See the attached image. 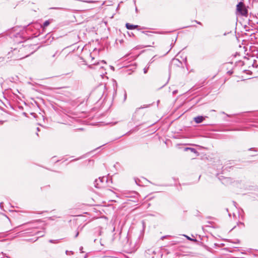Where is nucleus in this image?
<instances>
[{"label": "nucleus", "mask_w": 258, "mask_h": 258, "mask_svg": "<svg viewBox=\"0 0 258 258\" xmlns=\"http://www.w3.org/2000/svg\"><path fill=\"white\" fill-rule=\"evenodd\" d=\"M60 54V52H59L58 51H56L54 54L48 57V60L52 62H54Z\"/></svg>", "instance_id": "nucleus-6"}, {"label": "nucleus", "mask_w": 258, "mask_h": 258, "mask_svg": "<svg viewBox=\"0 0 258 258\" xmlns=\"http://www.w3.org/2000/svg\"><path fill=\"white\" fill-rule=\"evenodd\" d=\"M131 132H132V131H130V132H128V133H126V134H125V135H128V134H130V133H131ZM124 135H125V134H124ZM123 136H124V135H123ZM122 136H123V135H122Z\"/></svg>", "instance_id": "nucleus-36"}, {"label": "nucleus", "mask_w": 258, "mask_h": 258, "mask_svg": "<svg viewBox=\"0 0 258 258\" xmlns=\"http://www.w3.org/2000/svg\"><path fill=\"white\" fill-rule=\"evenodd\" d=\"M246 71L250 72L249 71H248V70H244V72H246Z\"/></svg>", "instance_id": "nucleus-49"}, {"label": "nucleus", "mask_w": 258, "mask_h": 258, "mask_svg": "<svg viewBox=\"0 0 258 258\" xmlns=\"http://www.w3.org/2000/svg\"><path fill=\"white\" fill-rule=\"evenodd\" d=\"M83 246H81V247H80V252H81V253H83V252H84L83 251Z\"/></svg>", "instance_id": "nucleus-29"}, {"label": "nucleus", "mask_w": 258, "mask_h": 258, "mask_svg": "<svg viewBox=\"0 0 258 258\" xmlns=\"http://www.w3.org/2000/svg\"><path fill=\"white\" fill-rule=\"evenodd\" d=\"M232 71H228V73H229V74H232Z\"/></svg>", "instance_id": "nucleus-37"}, {"label": "nucleus", "mask_w": 258, "mask_h": 258, "mask_svg": "<svg viewBox=\"0 0 258 258\" xmlns=\"http://www.w3.org/2000/svg\"><path fill=\"white\" fill-rule=\"evenodd\" d=\"M184 150L185 151H187L188 150H190V152H191L195 154H198V152L197 151V150L195 149V148H190V147H185L184 148Z\"/></svg>", "instance_id": "nucleus-11"}, {"label": "nucleus", "mask_w": 258, "mask_h": 258, "mask_svg": "<svg viewBox=\"0 0 258 258\" xmlns=\"http://www.w3.org/2000/svg\"><path fill=\"white\" fill-rule=\"evenodd\" d=\"M166 237V236H162V237H161V239H164Z\"/></svg>", "instance_id": "nucleus-38"}, {"label": "nucleus", "mask_w": 258, "mask_h": 258, "mask_svg": "<svg viewBox=\"0 0 258 258\" xmlns=\"http://www.w3.org/2000/svg\"><path fill=\"white\" fill-rule=\"evenodd\" d=\"M234 243H239L240 240L239 239L235 240V241L233 242Z\"/></svg>", "instance_id": "nucleus-26"}, {"label": "nucleus", "mask_w": 258, "mask_h": 258, "mask_svg": "<svg viewBox=\"0 0 258 258\" xmlns=\"http://www.w3.org/2000/svg\"><path fill=\"white\" fill-rule=\"evenodd\" d=\"M248 150L249 151H256V150H255V149L254 148H250L249 149H248Z\"/></svg>", "instance_id": "nucleus-28"}, {"label": "nucleus", "mask_w": 258, "mask_h": 258, "mask_svg": "<svg viewBox=\"0 0 258 258\" xmlns=\"http://www.w3.org/2000/svg\"><path fill=\"white\" fill-rule=\"evenodd\" d=\"M233 204L235 206V205L236 204V203L235 202H233Z\"/></svg>", "instance_id": "nucleus-40"}, {"label": "nucleus", "mask_w": 258, "mask_h": 258, "mask_svg": "<svg viewBox=\"0 0 258 258\" xmlns=\"http://www.w3.org/2000/svg\"><path fill=\"white\" fill-rule=\"evenodd\" d=\"M102 62L103 63H106V62H105V60H102Z\"/></svg>", "instance_id": "nucleus-43"}, {"label": "nucleus", "mask_w": 258, "mask_h": 258, "mask_svg": "<svg viewBox=\"0 0 258 258\" xmlns=\"http://www.w3.org/2000/svg\"><path fill=\"white\" fill-rule=\"evenodd\" d=\"M78 235H79V232H77L75 237L76 238L77 237H78Z\"/></svg>", "instance_id": "nucleus-33"}, {"label": "nucleus", "mask_w": 258, "mask_h": 258, "mask_svg": "<svg viewBox=\"0 0 258 258\" xmlns=\"http://www.w3.org/2000/svg\"><path fill=\"white\" fill-rule=\"evenodd\" d=\"M59 241V240H53V239H50L49 240V242L50 243H58Z\"/></svg>", "instance_id": "nucleus-18"}, {"label": "nucleus", "mask_w": 258, "mask_h": 258, "mask_svg": "<svg viewBox=\"0 0 258 258\" xmlns=\"http://www.w3.org/2000/svg\"><path fill=\"white\" fill-rule=\"evenodd\" d=\"M120 138H121V136L119 137L118 139H120Z\"/></svg>", "instance_id": "nucleus-51"}, {"label": "nucleus", "mask_w": 258, "mask_h": 258, "mask_svg": "<svg viewBox=\"0 0 258 258\" xmlns=\"http://www.w3.org/2000/svg\"><path fill=\"white\" fill-rule=\"evenodd\" d=\"M14 51H17V49L16 48H14Z\"/></svg>", "instance_id": "nucleus-48"}, {"label": "nucleus", "mask_w": 258, "mask_h": 258, "mask_svg": "<svg viewBox=\"0 0 258 258\" xmlns=\"http://www.w3.org/2000/svg\"><path fill=\"white\" fill-rule=\"evenodd\" d=\"M37 131H39V127H37Z\"/></svg>", "instance_id": "nucleus-50"}, {"label": "nucleus", "mask_w": 258, "mask_h": 258, "mask_svg": "<svg viewBox=\"0 0 258 258\" xmlns=\"http://www.w3.org/2000/svg\"><path fill=\"white\" fill-rule=\"evenodd\" d=\"M247 127H244L242 128H236L228 130L227 131H245L247 130Z\"/></svg>", "instance_id": "nucleus-15"}, {"label": "nucleus", "mask_w": 258, "mask_h": 258, "mask_svg": "<svg viewBox=\"0 0 258 258\" xmlns=\"http://www.w3.org/2000/svg\"><path fill=\"white\" fill-rule=\"evenodd\" d=\"M231 121L235 122V123H241L242 122V119L239 117H235L233 120H231Z\"/></svg>", "instance_id": "nucleus-14"}, {"label": "nucleus", "mask_w": 258, "mask_h": 258, "mask_svg": "<svg viewBox=\"0 0 258 258\" xmlns=\"http://www.w3.org/2000/svg\"><path fill=\"white\" fill-rule=\"evenodd\" d=\"M194 22L199 25H202V23L201 22L198 21L197 20H195Z\"/></svg>", "instance_id": "nucleus-25"}, {"label": "nucleus", "mask_w": 258, "mask_h": 258, "mask_svg": "<svg viewBox=\"0 0 258 258\" xmlns=\"http://www.w3.org/2000/svg\"><path fill=\"white\" fill-rule=\"evenodd\" d=\"M126 98V93H125L124 96V99L125 100Z\"/></svg>", "instance_id": "nucleus-34"}, {"label": "nucleus", "mask_w": 258, "mask_h": 258, "mask_svg": "<svg viewBox=\"0 0 258 258\" xmlns=\"http://www.w3.org/2000/svg\"><path fill=\"white\" fill-rule=\"evenodd\" d=\"M183 236H185L187 238V239H188V240H190L191 241H194V242L197 241V240L195 238H191L190 237H189L188 236L186 235H183Z\"/></svg>", "instance_id": "nucleus-17"}, {"label": "nucleus", "mask_w": 258, "mask_h": 258, "mask_svg": "<svg viewBox=\"0 0 258 258\" xmlns=\"http://www.w3.org/2000/svg\"><path fill=\"white\" fill-rule=\"evenodd\" d=\"M120 240L122 242V245L124 251L128 253H132L135 252L138 248L137 242H133L130 239L128 234L122 235L121 232L119 233Z\"/></svg>", "instance_id": "nucleus-1"}, {"label": "nucleus", "mask_w": 258, "mask_h": 258, "mask_svg": "<svg viewBox=\"0 0 258 258\" xmlns=\"http://www.w3.org/2000/svg\"><path fill=\"white\" fill-rule=\"evenodd\" d=\"M35 231H36L34 232V233L36 235H37V238L35 240V241H36L39 237H42L44 235V232L43 231H40L36 230H35Z\"/></svg>", "instance_id": "nucleus-10"}, {"label": "nucleus", "mask_w": 258, "mask_h": 258, "mask_svg": "<svg viewBox=\"0 0 258 258\" xmlns=\"http://www.w3.org/2000/svg\"><path fill=\"white\" fill-rule=\"evenodd\" d=\"M107 182V178L105 176L100 177L98 179H95L94 184L96 188H102L105 186V183Z\"/></svg>", "instance_id": "nucleus-4"}, {"label": "nucleus", "mask_w": 258, "mask_h": 258, "mask_svg": "<svg viewBox=\"0 0 258 258\" xmlns=\"http://www.w3.org/2000/svg\"><path fill=\"white\" fill-rule=\"evenodd\" d=\"M53 9H59L60 8H53Z\"/></svg>", "instance_id": "nucleus-41"}, {"label": "nucleus", "mask_w": 258, "mask_h": 258, "mask_svg": "<svg viewBox=\"0 0 258 258\" xmlns=\"http://www.w3.org/2000/svg\"><path fill=\"white\" fill-rule=\"evenodd\" d=\"M120 138H121V136L119 137L118 139H120Z\"/></svg>", "instance_id": "nucleus-53"}, {"label": "nucleus", "mask_w": 258, "mask_h": 258, "mask_svg": "<svg viewBox=\"0 0 258 258\" xmlns=\"http://www.w3.org/2000/svg\"><path fill=\"white\" fill-rule=\"evenodd\" d=\"M111 69H114V68L113 67H111Z\"/></svg>", "instance_id": "nucleus-55"}, {"label": "nucleus", "mask_w": 258, "mask_h": 258, "mask_svg": "<svg viewBox=\"0 0 258 258\" xmlns=\"http://www.w3.org/2000/svg\"><path fill=\"white\" fill-rule=\"evenodd\" d=\"M128 35H130L131 36V35H133V33H132V34H130V33H128Z\"/></svg>", "instance_id": "nucleus-44"}, {"label": "nucleus", "mask_w": 258, "mask_h": 258, "mask_svg": "<svg viewBox=\"0 0 258 258\" xmlns=\"http://www.w3.org/2000/svg\"><path fill=\"white\" fill-rule=\"evenodd\" d=\"M120 138H121V136L119 137L118 139H120Z\"/></svg>", "instance_id": "nucleus-52"}, {"label": "nucleus", "mask_w": 258, "mask_h": 258, "mask_svg": "<svg viewBox=\"0 0 258 258\" xmlns=\"http://www.w3.org/2000/svg\"><path fill=\"white\" fill-rule=\"evenodd\" d=\"M87 3H93V1H88Z\"/></svg>", "instance_id": "nucleus-39"}, {"label": "nucleus", "mask_w": 258, "mask_h": 258, "mask_svg": "<svg viewBox=\"0 0 258 258\" xmlns=\"http://www.w3.org/2000/svg\"><path fill=\"white\" fill-rule=\"evenodd\" d=\"M132 194L133 195V196H130L131 200H129L130 201H131L134 203H136L138 202V197L139 196V194L136 191H132Z\"/></svg>", "instance_id": "nucleus-7"}, {"label": "nucleus", "mask_w": 258, "mask_h": 258, "mask_svg": "<svg viewBox=\"0 0 258 258\" xmlns=\"http://www.w3.org/2000/svg\"><path fill=\"white\" fill-rule=\"evenodd\" d=\"M3 204V203H1V204H0V206L1 207H2V205Z\"/></svg>", "instance_id": "nucleus-47"}, {"label": "nucleus", "mask_w": 258, "mask_h": 258, "mask_svg": "<svg viewBox=\"0 0 258 258\" xmlns=\"http://www.w3.org/2000/svg\"><path fill=\"white\" fill-rule=\"evenodd\" d=\"M136 11H138V9H137V8H136Z\"/></svg>", "instance_id": "nucleus-54"}, {"label": "nucleus", "mask_w": 258, "mask_h": 258, "mask_svg": "<svg viewBox=\"0 0 258 258\" xmlns=\"http://www.w3.org/2000/svg\"><path fill=\"white\" fill-rule=\"evenodd\" d=\"M144 108V107H143L137 108L136 109V110L135 112V114H136V113H137V112H138V111L140 109H141V108Z\"/></svg>", "instance_id": "nucleus-24"}, {"label": "nucleus", "mask_w": 258, "mask_h": 258, "mask_svg": "<svg viewBox=\"0 0 258 258\" xmlns=\"http://www.w3.org/2000/svg\"><path fill=\"white\" fill-rule=\"evenodd\" d=\"M173 61H178L179 63L181 64V62L179 60V59H173L172 60Z\"/></svg>", "instance_id": "nucleus-27"}, {"label": "nucleus", "mask_w": 258, "mask_h": 258, "mask_svg": "<svg viewBox=\"0 0 258 258\" xmlns=\"http://www.w3.org/2000/svg\"><path fill=\"white\" fill-rule=\"evenodd\" d=\"M236 11L241 16L244 17H247L248 16V10L245 7L244 3L242 2H239L236 6Z\"/></svg>", "instance_id": "nucleus-3"}, {"label": "nucleus", "mask_w": 258, "mask_h": 258, "mask_svg": "<svg viewBox=\"0 0 258 258\" xmlns=\"http://www.w3.org/2000/svg\"><path fill=\"white\" fill-rule=\"evenodd\" d=\"M154 57H155V56H154L153 57H152V58L150 59V61H149V62H148V65H147V66H150V64H151V63H152L154 62Z\"/></svg>", "instance_id": "nucleus-19"}, {"label": "nucleus", "mask_w": 258, "mask_h": 258, "mask_svg": "<svg viewBox=\"0 0 258 258\" xmlns=\"http://www.w3.org/2000/svg\"><path fill=\"white\" fill-rule=\"evenodd\" d=\"M50 20H48L45 21L43 24V28H45V27H47L50 24Z\"/></svg>", "instance_id": "nucleus-16"}, {"label": "nucleus", "mask_w": 258, "mask_h": 258, "mask_svg": "<svg viewBox=\"0 0 258 258\" xmlns=\"http://www.w3.org/2000/svg\"><path fill=\"white\" fill-rule=\"evenodd\" d=\"M130 196H133V195L132 194V192L129 193L128 196H127L126 197L130 198Z\"/></svg>", "instance_id": "nucleus-32"}, {"label": "nucleus", "mask_w": 258, "mask_h": 258, "mask_svg": "<svg viewBox=\"0 0 258 258\" xmlns=\"http://www.w3.org/2000/svg\"><path fill=\"white\" fill-rule=\"evenodd\" d=\"M66 254H67V255H69V254H74V252H73V251L66 250Z\"/></svg>", "instance_id": "nucleus-21"}, {"label": "nucleus", "mask_w": 258, "mask_h": 258, "mask_svg": "<svg viewBox=\"0 0 258 258\" xmlns=\"http://www.w3.org/2000/svg\"><path fill=\"white\" fill-rule=\"evenodd\" d=\"M9 80L11 82H16L18 80V78L17 76L11 77L9 78Z\"/></svg>", "instance_id": "nucleus-13"}, {"label": "nucleus", "mask_w": 258, "mask_h": 258, "mask_svg": "<svg viewBox=\"0 0 258 258\" xmlns=\"http://www.w3.org/2000/svg\"><path fill=\"white\" fill-rule=\"evenodd\" d=\"M217 176L218 179L221 181L222 183L224 184H228L229 183H232L233 181V179L230 177H225L222 175H220L219 174H217Z\"/></svg>", "instance_id": "nucleus-5"}, {"label": "nucleus", "mask_w": 258, "mask_h": 258, "mask_svg": "<svg viewBox=\"0 0 258 258\" xmlns=\"http://www.w3.org/2000/svg\"><path fill=\"white\" fill-rule=\"evenodd\" d=\"M146 254L151 255V254H155L156 253L155 250H153L152 249H149L146 250Z\"/></svg>", "instance_id": "nucleus-12"}, {"label": "nucleus", "mask_w": 258, "mask_h": 258, "mask_svg": "<svg viewBox=\"0 0 258 258\" xmlns=\"http://www.w3.org/2000/svg\"><path fill=\"white\" fill-rule=\"evenodd\" d=\"M206 117H207L203 116H198L195 117L194 118V120L197 123H200L202 122L205 119Z\"/></svg>", "instance_id": "nucleus-8"}, {"label": "nucleus", "mask_w": 258, "mask_h": 258, "mask_svg": "<svg viewBox=\"0 0 258 258\" xmlns=\"http://www.w3.org/2000/svg\"><path fill=\"white\" fill-rule=\"evenodd\" d=\"M138 27V25H133L128 23L125 24V27L128 30H134Z\"/></svg>", "instance_id": "nucleus-9"}, {"label": "nucleus", "mask_w": 258, "mask_h": 258, "mask_svg": "<svg viewBox=\"0 0 258 258\" xmlns=\"http://www.w3.org/2000/svg\"><path fill=\"white\" fill-rule=\"evenodd\" d=\"M128 35H130L131 36V35H133V33H132V34H130V33H128Z\"/></svg>", "instance_id": "nucleus-46"}, {"label": "nucleus", "mask_w": 258, "mask_h": 258, "mask_svg": "<svg viewBox=\"0 0 258 258\" xmlns=\"http://www.w3.org/2000/svg\"><path fill=\"white\" fill-rule=\"evenodd\" d=\"M231 166H226L224 167V166L222 167V171L224 172L225 170H228V168H230Z\"/></svg>", "instance_id": "nucleus-23"}, {"label": "nucleus", "mask_w": 258, "mask_h": 258, "mask_svg": "<svg viewBox=\"0 0 258 258\" xmlns=\"http://www.w3.org/2000/svg\"><path fill=\"white\" fill-rule=\"evenodd\" d=\"M81 158H76V159H73L71 161V162H73V161H77V160H79L80 159H81Z\"/></svg>", "instance_id": "nucleus-31"}, {"label": "nucleus", "mask_w": 258, "mask_h": 258, "mask_svg": "<svg viewBox=\"0 0 258 258\" xmlns=\"http://www.w3.org/2000/svg\"><path fill=\"white\" fill-rule=\"evenodd\" d=\"M128 35H130L131 36V35H133V33H132V34H130V33H128Z\"/></svg>", "instance_id": "nucleus-45"}, {"label": "nucleus", "mask_w": 258, "mask_h": 258, "mask_svg": "<svg viewBox=\"0 0 258 258\" xmlns=\"http://www.w3.org/2000/svg\"><path fill=\"white\" fill-rule=\"evenodd\" d=\"M222 114H225L228 117H232L233 116H234L236 114H226L225 112H222Z\"/></svg>", "instance_id": "nucleus-22"}, {"label": "nucleus", "mask_w": 258, "mask_h": 258, "mask_svg": "<svg viewBox=\"0 0 258 258\" xmlns=\"http://www.w3.org/2000/svg\"><path fill=\"white\" fill-rule=\"evenodd\" d=\"M148 32L147 31H143V33L146 34Z\"/></svg>", "instance_id": "nucleus-42"}, {"label": "nucleus", "mask_w": 258, "mask_h": 258, "mask_svg": "<svg viewBox=\"0 0 258 258\" xmlns=\"http://www.w3.org/2000/svg\"><path fill=\"white\" fill-rule=\"evenodd\" d=\"M88 254L87 253V254H85V255L84 256V258H87V257H88Z\"/></svg>", "instance_id": "nucleus-35"}, {"label": "nucleus", "mask_w": 258, "mask_h": 258, "mask_svg": "<svg viewBox=\"0 0 258 258\" xmlns=\"http://www.w3.org/2000/svg\"><path fill=\"white\" fill-rule=\"evenodd\" d=\"M177 92L178 91L177 90L173 91L172 92L173 95H175L177 93Z\"/></svg>", "instance_id": "nucleus-30"}, {"label": "nucleus", "mask_w": 258, "mask_h": 258, "mask_svg": "<svg viewBox=\"0 0 258 258\" xmlns=\"http://www.w3.org/2000/svg\"><path fill=\"white\" fill-rule=\"evenodd\" d=\"M150 66H148L144 69V73L146 74L148 72Z\"/></svg>", "instance_id": "nucleus-20"}, {"label": "nucleus", "mask_w": 258, "mask_h": 258, "mask_svg": "<svg viewBox=\"0 0 258 258\" xmlns=\"http://www.w3.org/2000/svg\"><path fill=\"white\" fill-rule=\"evenodd\" d=\"M24 32H18L16 33H11V37L13 39L14 41L17 43L23 42L25 38L23 36Z\"/></svg>", "instance_id": "nucleus-2"}]
</instances>
